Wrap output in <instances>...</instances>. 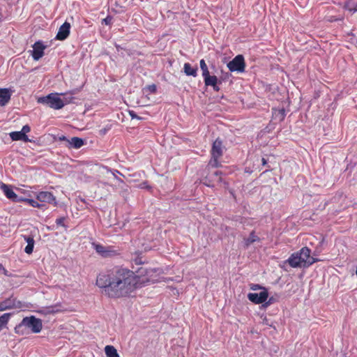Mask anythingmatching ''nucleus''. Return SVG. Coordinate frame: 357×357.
<instances>
[{
  "mask_svg": "<svg viewBox=\"0 0 357 357\" xmlns=\"http://www.w3.org/2000/svg\"><path fill=\"white\" fill-rule=\"evenodd\" d=\"M158 280V270L140 267L135 272L122 266L100 273L96 278V285L101 293L112 298L130 296L137 288L154 283Z\"/></svg>",
  "mask_w": 357,
  "mask_h": 357,
  "instance_id": "f257e3e1",
  "label": "nucleus"
},
{
  "mask_svg": "<svg viewBox=\"0 0 357 357\" xmlns=\"http://www.w3.org/2000/svg\"><path fill=\"white\" fill-rule=\"evenodd\" d=\"M311 250L307 247L302 248L299 251L292 253L285 263L292 268L309 267L318 261L317 259L311 257Z\"/></svg>",
  "mask_w": 357,
  "mask_h": 357,
  "instance_id": "f03ea898",
  "label": "nucleus"
},
{
  "mask_svg": "<svg viewBox=\"0 0 357 357\" xmlns=\"http://www.w3.org/2000/svg\"><path fill=\"white\" fill-rule=\"evenodd\" d=\"M43 328L42 321L34 316L26 317L17 324L14 330L15 333L23 335L29 334L31 331L33 333H38Z\"/></svg>",
  "mask_w": 357,
  "mask_h": 357,
  "instance_id": "7ed1b4c3",
  "label": "nucleus"
},
{
  "mask_svg": "<svg viewBox=\"0 0 357 357\" xmlns=\"http://www.w3.org/2000/svg\"><path fill=\"white\" fill-rule=\"evenodd\" d=\"M223 144L222 141L218 137L212 144L211 150V159L206 167V169L209 172L210 167L217 168L221 166L220 159L223 155Z\"/></svg>",
  "mask_w": 357,
  "mask_h": 357,
  "instance_id": "20e7f679",
  "label": "nucleus"
},
{
  "mask_svg": "<svg viewBox=\"0 0 357 357\" xmlns=\"http://www.w3.org/2000/svg\"><path fill=\"white\" fill-rule=\"evenodd\" d=\"M59 93H50L47 96L41 97L38 102L46 104L50 107L54 109H60L65 105L64 101L59 97Z\"/></svg>",
  "mask_w": 357,
  "mask_h": 357,
  "instance_id": "39448f33",
  "label": "nucleus"
},
{
  "mask_svg": "<svg viewBox=\"0 0 357 357\" xmlns=\"http://www.w3.org/2000/svg\"><path fill=\"white\" fill-rule=\"evenodd\" d=\"M92 246L98 255L105 258L115 257L119 254L112 246H104L96 243H92Z\"/></svg>",
  "mask_w": 357,
  "mask_h": 357,
  "instance_id": "423d86ee",
  "label": "nucleus"
},
{
  "mask_svg": "<svg viewBox=\"0 0 357 357\" xmlns=\"http://www.w3.org/2000/svg\"><path fill=\"white\" fill-rule=\"evenodd\" d=\"M227 68L231 72H244L245 63L243 56L241 54L236 56L231 61L227 63Z\"/></svg>",
  "mask_w": 357,
  "mask_h": 357,
  "instance_id": "0eeeda50",
  "label": "nucleus"
},
{
  "mask_svg": "<svg viewBox=\"0 0 357 357\" xmlns=\"http://www.w3.org/2000/svg\"><path fill=\"white\" fill-rule=\"evenodd\" d=\"M222 181V172L218 170L209 172L203 179V183L208 187H213L215 183H221Z\"/></svg>",
  "mask_w": 357,
  "mask_h": 357,
  "instance_id": "6e6552de",
  "label": "nucleus"
},
{
  "mask_svg": "<svg viewBox=\"0 0 357 357\" xmlns=\"http://www.w3.org/2000/svg\"><path fill=\"white\" fill-rule=\"evenodd\" d=\"M21 307V302L13 297L0 302V312L10 309L20 308Z\"/></svg>",
  "mask_w": 357,
  "mask_h": 357,
  "instance_id": "1a4fd4ad",
  "label": "nucleus"
},
{
  "mask_svg": "<svg viewBox=\"0 0 357 357\" xmlns=\"http://www.w3.org/2000/svg\"><path fill=\"white\" fill-rule=\"evenodd\" d=\"M268 297V293L266 289H264L259 294L249 293L248 298L255 304H261L264 303Z\"/></svg>",
  "mask_w": 357,
  "mask_h": 357,
  "instance_id": "9d476101",
  "label": "nucleus"
},
{
  "mask_svg": "<svg viewBox=\"0 0 357 357\" xmlns=\"http://www.w3.org/2000/svg\"><path fill=\"white\" fill-rule=\"evenodd\" d=\"M36 199L38 201H39L40 202H46L48 204H52L54 206H57V202H56V197L50 192H47V191L39 192L36 195Z\"/></svg>",
  "mask_w": 357,
  "mask_h": 357,
  "instance_id": "9b49d317",
  "label": "nucleus"
},
{
  "mask_svg": "<svg viewBox=\"0 0 357 357\" xmlns=\"http://www.w3.org/2000/svg\"><path fill=\"white\" fill-rule=\"evenodd\" d=\"M45 47L41 41H37L33 44L31 54L33 60L38 61L43 56Z\"/></svg>",
  "mask_w": 357,
  "mask_h": 357,
  "instance_id": "f8f14e48",
  "label": "nucleus"
},
{
  "mask_svg": "<svg viewBox=\"0 0 357 357\" xmlns=\"http://www.w3.org/2000/svg\"><path fill=\"white\" fill-rule=\"evenodd\" d=\"M0 188L1 190L3 192L5 196L13 201V202H19L20 201L21 199L18 198V196L17 195V194L13 191V190L12 189L11 186L7 185V184H5L3 183H0Z\"/></svg>",
  "mask_w": 357,
  "mask_h": 357,
  "instance_id": "ddd939ff",
  "label": "nucleus"
},
{
  "mask_svg": "<svg viewBox=\"0 0 357 357\" xmlns=\"http://www.w3.org/2000/svg\"><path fill=\"white\" fill-rule=\"evenodd\" d=\"M70 24L65 22L59 29L58 33L56 36V39L63 40L66 39L70 34Z\"/></svg>",
  "mask_w": 357,
  "mask_h": 357,
  "instance_id": "4468645a",
  "label": "nucleus"
},
{
  "mask_svg": "<svg viewBox=\"0 0 357 357\" xmlns=\"http://www.w3.org/2000/svg\"><path fill=\"white\" fill-rule=\"evenodd\" d=\"M11 91L9 89H1L0 88V106H5L10 100Z\"/></svg>",
  "mask_w": 357,
  "mask_h": 357,
  "instance_id": "2eb2a0df",
  "label": "nucleus"
},
{
  "mask_svg": "<svg viewBox=\"0 0 357 357\" xmlns=\"http://www.w3.org/2000/svg\"><path fill=\"white\" fill-rule=\"evenodd\" d=\"M22 237L27 243V245L24 248V252L28 255H31L33 252L35 244L33 236L31 235H23Z\"/></svg>",
  "mask_w": 357,
  "mask_h": 357,
  "instance_id": "dca6fc26",
  "label": "nucleus"
},
{
  "mask_svg": "<svg viewBox=\"0 0 357 357\" xmlns=\"http://www.w3.org/2000/svg\"><path fill=\"white\" fill-rule=\"evenodd\" d=\"M286 116L285 110L284 108L276 109L273 108L272 109V118L273 120L278 122L284 121Z\"/></svg>",
  "mask_w": 357,
  "mask_h": 357,
  "instance_id": "f3484780",
  "label": "nucleus"
},
{
  "mask_svg": "<svg viewBox=\"0 0 357 357\" xmlns=\"http://www.w3.org/2000/svg\"><path fill=\"white\" fill-rule=\"evenodd\" d=\"M204 81L206 86H212L214 91H219L220 88L217 85L218 79L215 75H211L208 77H206V79H204Z\"/></svg>",
  "mask_w": 357,
  "mask_h": 357,
  "instance_id": "a211bd4d",
  "label": "nucleus"
},
{
  "mask_svg": "<svg viewBox=\"0 0 357 357\" xmlns=\"http://www.w3.org/2000/svg\"><path fill=\"white\" fill-rule=\"evenodd\" d=\"M84 144V142L82 138L77 137H73L68 141V144L67 146L69 149H79Z\"/></svg>",
  "mask_w": 357,
  "mask_h": 357,
  "instance_id": "6ab92c4d",
  "label": "nucleus"
},
{
  "mask_svg": "<svg viewBox=\"0 0 357 357\" xmlns=\"http://www.w3.org/2000/svg\"><path fill=\"white\" fill-rule=\"evenodd\" d=\"M10 137L13 141L22 140L25 142L31 141L28 138L27 135L22 132L21 131L12 132L10 133Z\"/></svg>",
  "mask_w": 357,
  "mask_h": 357,
  "instance_id": "aec40b11",
  "label": "nucleus"
},
{
  "mask_svg": "<svg viewBox=\"0 0 357 357\" xmlns=\"http://www.w3.org/2000/svg\"><path fill=\"white\" fill-rule=\"evenodd\" d=\"M183 70L186 75L192 77L197 75V68H193L189 63H184Z\"/></svg>",
  "mask_w": 357,
  "mask_h": 357,
  "instance_id": "412c9836",
  "label": "nucleus"
},
{
  "mask_svg": "<svg viewBox=\"0 0 357 357\" xmlns=\"http://www.w3.org/2000/svg\"><path fill=\"white\" fill-rule=\"evenodd\" d=\"M259 238L255 234V231H252L248 238L244 239V246L248 248L252 243L259 241Z\"/></svg>",
  "mask_w": 357,
  "mask_h": 357,
  "instance_id": "4be33fe9",
  "label": "nucleus"
},
{
  "mask_svg": "<svg viewBox=\"0 0 357 357\" xmlns=\"http://www.w3.org/2000/svg\"><path fill=\"white\" fill-rule=\"evenodd\" d=\"M105 352L107 357H120L117 350L112 345H107L105 347Z\"/></svg>",
  "mask_w": 357,
  "mask_h": 357,
  "instance_id": "5701e85b",
  "label": "nucleus"
},
{
  "mask_svg": "<svg viewBox=\"0 0 357 357\" xmlns=\"http://www.w3.org/2000/svg\"><path fill=\"white\" fill-rule=\"evenodd\" d=\"M10 317V313H4L0 317V330L8 324Z\"/></svg>",
  "mask_w": 357,
  "mask_h": 357,
  "instance_id": "b1692460",
  "label": "nucleus"
},
{
  "mask_svg": "<svg viewBox=\"0 0 357 357\" xmlns=\"http://www.w3.org/2000/svg\"><path fill=\"white\" fill-rule=\"evenodd\" d=\"M75 94L74 92H67L65 93H61L60 95L64 96L65 97L62 99L64 101L65 105L69 104L72 102L73 97L72 95Z\"/></svg>",
  "mask_w": 357,
  "mask_h": 357,
  "instance_id": "393cba45",
  "label": "nucleus"
},
{
  "mask_svg": "<svg viewBox=\"0 0 357 357\" xmlns=\"http://www.w3.org/2000/svg\"><path fill=\"white\" fill-rule=\"evenodd\" d=\"M24 202H27L30 206L34 208H40L43 205L39 204L37 201L32 199H26Z\"/></svg>",
  "mask_w": 357,
  "mask_h": 357,
  "instance_id": "a878e982",
  "label": "nucleus"
},
{
  "mask_svg": "<svg viewBox=\"0 0 357 357\" xmlns=\"http://www.w3.org/2000/svg\"><path fill=\"white\" fill-rule=\"evenodd\" d=\"M146 89L149 91L150 93H155L157 91L156 85L153 84L146 86Z\"/></svg>",
  "mask_w": 357,
  "mask_h": 357,
  "instance_id": "bb28decb",
  "label": "nucleus"
},
{
  "mask_svg": "<svg viewBox=\"0 0 357 357\" xmlns=\"http://www.w3.org/2000/svg\"><path fill=\"white\" fill-rule=\"evenodd\" d=\"M65 220L66 218L64 217L59 218L56 220V224L59 226H61L63 227L66 228V225L64 223Z\"/></svg>",
  "mask_w": 357,
  "mask_h": 357,
  "instance_id": "cd10ccee",
  "label": "nucleus"
},
{
  "mask_svg": "<svg viewBox=\"0 0 357 357\" xmlns=\"http://www.w3.org/2000/svg\"><path fill=\"white\" fill-rule=\"evenodd\" d=\"M250 289L254 290V291L258 290V289H261L262 291H264V289H266L265 287H264L258 284H251L250 285Z\"/></svg>",
  "mask_w": 357,
  "mask_h": 357,
  "instance_id": "c85d7f7f",
  "label": "nucleus"
},
{
  "mask_svg": "<svg viewBox=\"0 0 357 357\" xmlns=\"http://www.w3.org/2000/svg\"><path fill=\"white\" fill-rule=\"evenodd\" d=\"M133 262L136 265H140V264H143L144 263V261H143L142 259V257H139V256H137L134 259H133Z\"/></svg>",
  "mask_w": 357,
  "mask_h": 357,
  "instance_id": "c756f323",
  "label": "nucleus"
},
{
  "mask_svg": "<svg viewBox=\"0 0 357 357\" xmlns=\"http://www.w3.org/2000/svg\"><path fill=\"white\" fill-rule=\"evenodd\" d=\"M202 77L204 78V80L206 79V77H208L211 76L210 75L208 68L202 69Z\"/></svg>",
  "mask_w": 357,
  "mask_h": 357,
  "instance_id": "7c9ffc66",
  "label": "nucleus"
},
{
  "mask_svg": "<svg viewBox=\"0 0 357 357\" xmlns=\"http://www.w3.org/2000/svg\"><path fill=\"white\" fill-rule=\"evenodd\" d=\"M202 77L204 78V80L206 79V77H208L211 76L210 75L208 68L202 69Z\"/></svg>",
  "mask_w": 357,
  "mask_h": 357,
  "instance_id": "2f4dec72",
  "label": "nucleus"
},
{
  "mask_svg": "<svg viewBox=\"0 0 357 357\" xmlns=\"http://www.w3.org/2000/svg\"><path fill=\"white\" fill-rule=\"evenodd\" d=\"M112 17L108 15L107 17L102 20V23L106 25H109L112 23Z\"/></svg>",
  "mask_w": 357,
  "mask_h": 357,
  "instance_id": "473e14b6",
  "label": "nucleus"
},
{
  "mask_svg": "<svg viewBox=\"0 0 357 357\" xmlns=\"http://www.w3.org/2000/svg\"><path fill=\"white\" fill-rule=\"evenodd\" d=\"M30 127L28 125H25L22 127L21 132L26 135V133L30 132Z\"/></svg>",
  "mask_w": 357,
  "mask_h": 357,
  "instance_id": "72a5a7b5",
  "label": "nucleus"
},
{
  "mask_svg": "<svg viewBox=\"0 0 357 357\" xmlns=\"http://www.w3.org/2000/svg\"><path fill=\"white\" fill-rule=\"evenodd\" d=\"M201 70L208 68L204 59H201L199 61Z\"/></svg>",
  "mask_w": 357,
  "mask_h": 357,
  "instance_id": "f704fd0d",
  "label": "nucleus"
},
{
  "mask_svg": "<svg viewBox=\"0 0 357 357\" xmlns=\"http://www.w3.org/2000/svg\"><path fill=\"white\" fill-rule=\"evenodd\" d=\"M59 140H60V141H66V142H67L68 143V141H69V139H67V137H65V136H61V137H59Z\"/></svg>",
  "mask_w": 357,
  "mask_h": 357,
  "instance_id": "c9c22d12",
  "label": "nucleus"
},
{
  "mask_svg": "<svg viewBox=\"0 0 357 357\" xmlns=\"http://www.w3.org/2000/svg\"><path fill=\"white\" fill-rule=\"evenodd\" d=\"M261 162L263 165H266L267 164V160L264 158H263L261 159Z\"/></svg>",
  "mask_w": 357,
  "mask_h": 357,
  "instance_id": "e433bc0d",
  "label": "nucleus"
},
{
  "mask_svg": "<svg viewBox=\"0 0 357 357\" xmlns=\"http://www.w3.org/2000/svg\"><path fill=\"white\" fill-rule=\"evenodd\" d=\"M1 269L4 271L5 273H6L7 271L4 268L3 265L1 264H0V270H1Z\"/></svg>",
  "mask_w": 357,
  "mask_h": 357,
  "instance_id": "4c0bfd02",
  "label": "nucleus"
},
{
  "mask_svg": "<svg viewBox=\"0 0 357 357\" xmlns=\"http://www.w3.org/2000/svg\"><path fill=\"white\" fill-rule=\"evenodd\" d=\"M263 321H264V324L268 325L267 319H264Z\"/></svg>",
  "mask_w": 357,
  "mask_h": 357,
  "instance_id": "58836bf2",
  "label": "nucleus"
},
{
  "mask_svg": "<svg viewBox=\"0 0 357 357\" xmlns=\"http://www.w3.org/2000/svg\"><path fill=\"white\" fill-rule=\"evenodd\" d=\"M1 17H2V15H1V14L0 13V22L1 21Z\"/></svg>",
  "mask_w": 357,
  "mask_h": 357,
  "instance_id": "ea45409f",
  "label": "nucleus"
}]
</instances>
